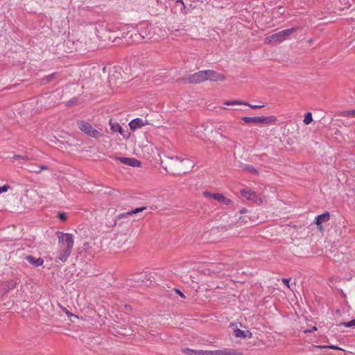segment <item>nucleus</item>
<instances>
[{
	"label": "nucleus",
	"mask_w": 355,
	"mask_h": 355,
	"mask_svg": "<svg viewBox=\"0 0 355 355\" xmlns=\"http://www.w3.org/2000/svg\"><path fill=\"white\" fill-rule=\"evenodd\" d=\"M184 162L189 163V161L187 159L180 158L178 156H167L164 160H162L161 164L168 173L178 175L181 174V173H187L184 168L180 167Z\"/></svg>",
	"instance_id": "f257e3e1"
},
{
	"label": "nucleus",
	"mask_w": 355,
	"mask_h": 355,
	"mask_svg": "<svg viewBox=\"0 0 355 355\" xmlns=\"http://www.w3.org/2000/svg\"><path fill=\"white\" fill-rule=\"evenodd\" d=\"M297 28L293 27L288 29H285L279 32L275 33L270 35L267 36L264 40L265 44H270L272 42L282 43L287 40L291 34L296 32Z\"/></svg>",
	"instance_id": "f03ea898"
},
{
	"label": "nucleus",
	"mask_w": 355,
	"mask_h": 355,
	"mask_svg": "<svg viewBox=\"0 0 355 355\" xmlns=\"http://www.w3.org/2000/svg\"><path fill=\"white\" fill-rule=\"evenodd\" d=\"M142 28H143L141 27V32H139L138 30L135 29V28H132L126 33L123 32L122 33V37L125 40L128 44L139 43L145 37H148L146 31H144Z\"/></svg>",
	"instance_id": "7ed1b4c3"
},
{
	"label": "nucleus",
	"mask_w": 355,
	"mask_h": 355,
	"mask_svg": "<svg viewBox=\"0 0 355 355\" xmlns=\"http://www.w3.org/2000/svg\"><path fill=\"white\" fill-rule=\"evenodd\" d=\"M207 80L206 70L199 71L192 74L183 76L178 81L184 84H197Z\"/></svg>",
	"instance_id": "20e7f679"
},
{
	"label": "nucleus",
	"mask_w": 355,
	"mask_h": 355,
	"mask_svg": "<svg viewBox=\"0 0 355 355\" xmlns=\"http://www.w3.org/2000/svg\"><path fill=\"white\" fill-rule=\"evenodd\" d=\"M55 234L58 239V245L60 248L73 249L74 240L73 235L72 234L63 233L58 231Z\"/></svg>",
	"instance_id": "39448f33"
},
{
	"label": "nucleus",
	"mask_w": 355,
	"mask_h": 355,
	"mask_svg": "<svg viewBox=\"0 0 355 355\" xmlns=\"http://www.w3.org/2000/svg\"><path fill=\"white\" fill-rule=\"evenodd\" d=\"M77 125L78 128L87 135L89 137H92L95 139H98L101 137V133L96 129H94L90 123L86 121H78L77 122Z\"/></svg>",
	"instance_id": "423d86ee"
},
{
	"label": "nucleus",
	"mask_w": 355,
	"mask_h": 355,
	"mask_svg": "<svg viewBox=\"0 0 355 355\" xmlns=\"http://www.w3.org/2000/svg\"><path fill=\"white\" fill-rule=\"evenodd\" d=\"M203 195H204V196H205L207 198L211 197L214 200L218 201L219 202H220L221 204H223V205H229L232 204V202L230 199L226 198L221 193H211L205 191V192H204Z\"/></svg>",
	"instance_id": "0eeeda50"
},
{
	"label": "nucleus",
	"mask_w": 355,
	"mask_h": 355,
	"mask_svg": "<svg viewBox=\"0 0 355 355\" xmlns=\"http://www.w3.org/2000/svg\"><path fill=\"white\" fill-rule=\"evenodd\" d=\"M116 159L121 163L128 166L133 167H139L141 166V162L135 158L117 157Z\"/></svg>",
	"instance_id": "6e6552de"
},
{
	"label": "nucleus",
	"mask_w": 355,
	"mask_h": 355,
	"mask_svg": "<svg viewBox=\"0 0 355 355\" xmlns=\"http://www.w3.org/2000/svg\"><path fill=\"white\" fill-rule=\"evenodd\" d=\"M148 124V121L146 119L144 120L141 118H136L129 123V126L131 130H135Z\"/></svg>",
	"instance_id": "1a4fd4ad"
},
{
	"label": "nucleus",
	"mask_w": 355,
	"mask_h": 355,
	"mask_svg": "<svg viewBox=\"0 0 355 355\" xmlns=\"http://www.w3.org/2000/svg\"><path fill=\"white\" fill-rule=\"evenodd\" d=\"M207 80L211 81H223L225 80V76L223 74L218 73L214 70H206Z\"/></svg>",
	"instance_id": "9d476101"
},
{
	"label": "nucleus",
	"mask_w": 355,
	"mask_h": 355,
	"mask_svg": "<svg viewBox=\"0 0 355 355\" xmlns=\"http://www.w3.org/2000/svg\"><path fill=\"white\" fill-rule=\"evenodd\" d=\"M216 355H243V354L233 348H223L216 350Z\"/></svg>",
	"instance_id": "9b49d317"
},
{
	"label": "nucleus",
	"mask_w": 355,
	"mask_h": 355,
	"mask_svg": "<svg viewBox=\"0 0 355 355\" xmlns=\"http://www.w3.org/2000/svg\"><path fill=\"white\" fill-rule=\"evenodd\" d=\"M241 194L243 197L248 200L257 201V193L250 188H245L241 191Z\"/></svg>",
	"instance_id": "f8f14e48"
},
{
	"label": "nucleus",
	"mask_w": 355,
	"mask_h": 355,
	"mask_svg": "<svg viewBox=\"0 0 355 355\" xmlns=\"http://www.w3.org/2000/svg\"><path fill=\"white\" fill-rule=\"evenodd\" d=\"M25 169L31 173H40L42 171L47 170L48 167L45 165L38 166L35 164H28Z\"/></svg>",
	"instance_id": "ddd939ff"
},
{
	"label": "nucleus",
	"mask_w": 355,
	"mask_h": 355,
	"mask_svg": "<svg viewBox=\"0 0 355 355\" xmlns=\"http://www.w3.org/2000/svg\"><path fill=\"white\" fill-rule=\"evenodd\" d=\"M24 259L32 266L35 267H38L42 266L44 263V260L42 258H35L32 255H27L24 257Z\"/></svg>",
	"instance_id": "4468645a"
},
{
	"label": "nucleus",
	"mask_w": 355,
	"mask_h": 355,
	"mask_svg": "<svg viewBox=\"0 0 355 355\" xmlns=\"http://www.w3.org/2000/svg\"><path fill=\"white\" fill-rule=\"evenodd\" d=\"M225 105H244L249 106L250 107H251L252 109H258V108L263 107L264 106L263 105H251V104H250L248 102H242V101H226V102H225Z\"/></svg>",
	"instance_id": "2eb2a0df"
},
{
	"label": "nucleus",
	"mask_w": 355,
	"mask_h": 355,
	"mask_svg": "<svg viewBox=\"0 0 355 355\" xmlns=\"http://www.w3.org/2000/svg\"><path fill=\"white\" fill-rule=\"evenodd\" d=\"M233 335L236 338H252V333L247 330V331H243L241 329H239L238 328H236L233 331Z\"/></svg>",
	"instance_id": "dca6fc26"
},
{
	"label": "nucleus",
	"mask_w": 355,
	"mask_h": 355,
	"mask_svg": "<svg viewBox=\"0 0 355 355\" xmlns=\"http://www.w3.org/2000/svg\"><path fill=\"white\" fill-rule=\"evenodd\" d=\"M277 119L275 116H257L258 123L271 124V123H275L277 122Z\"/></svg>",
	"instance_id": "f3484780"
},
{
	"label": "nucleus",
	"mask_w": 355,
	"mask_h": 355,
	"mask_svg": "<svg viewBox=\"0 0 355 355\" xmlns=\"http://www.w3.org/2000/svg\"><path fill=\"white\" fill-rule=\"evenodd\" d=\"M72 250L71 249H62L60 248L58 255L56 259H58L62 262H65L69 258L71 253Z\"/></svg>",
	"instance_id": "a211bd4d"
},
{
	"label": "nucleus",
	"mask_w": 355,
	"mask_h": 355,
	"mask_svg": "<svg viewBox=\"0 0 355 355\" xmlns=\"http://www.w3.org/2000/svg\"><path fill=\"white\" fill-rule=\"evenodd\" d=\"M330 218V214L329 212H324L315 217V223L318 226H320L322 223L327 222Z\"/></svg>",
	"instance_id": "6ab92c4d"
},
{
	"label": "nucleus",
	"mask_w": 355,
	"mask_h": 355,
	"mask_svg": "<svg viewBox=\"0 0 355 355\" xmlns=\"http://www.w3.org/2000/svg\"><path fill=\"white\" fill-rule=\"evenodd\" d=\"M110 128H111V130L113 132H118L121 135L125 136L124 135V130L122 128V127L119 125V123L113 122L112 120H110Z\"/></svg>",
	"instance_id": "aec40b11"
},
{
	"label": "nucleus",
	"mask_w": 355,
	"mask_h": 355,
	"mask_svg": "<svg viewBox=\"0 0 355 355\" xmlns=\"http://www.w3.org/2000/svg\"><path fill=\"white\" fill-rule=\"evenodd\" d=\"M13 162H17V161H28L31 159V158L29 157V156H28L27 154H25V155H14L12 158Z\"/></svg>",
	"instance_id": "412c9836"
},
{
	"label": "nucleus",
	"mask_w": 355,
	"mask_h": 355,
	"mask_svg": "<svg viewBox=\"0 0 355 355\" xmlns=\"http://www.w3.org/2000/svg\"><path fill=\"white\" fill-rule=\"evenodd\" d=\"M241 120L245 123H253L257 124V116H243Z\"/></svg>",
	"instance_id": "4be33fe9"
},
{
	"label": "nucleus",
	"mask_w": 355,
	"mask_h": 355,
	"mask_svg": "<svg viewBox=\"0 0 355 355\" xmlns=\"http://www.w3.org/2000/svg\"><path fill=\"white\" fill-rule=\"evenodd\" d=\"M182 352L188 355H200L201 350H196L189 348H185Z\"/></svg>",
	"instance_id": "5701e85b"
},
{
	"label": "nucleus",
	"mask_w": 355,
	"mask_h": 355,
	"mask_svg": "<svg viewBox=\"0 0 355 355\" xmlns=\"http://www.w3.org/2000/svg\"><path fill=\"white\" fill-rule=\"evenodd\" d=\"M17 285V282L16 280H13V279L10 280L7 282L6 289L7 291L12 290V289L15 288Z\"/></svg>",
	"instance_id": "b1692460"
},
{
	"label": "nucleus",
	"mask_w": 355,
	"mask_h": 355,
	"mask_svg": "<svg viewBox=\"0 0 355 355\" xmlns=\"http://www.w3.org/2000/svg\"><path fill=\"white\" fill-rule=\"evenodd\" d=\"M313 121V119H312V114L311 112H307L304 115V123L306 124V125H309V123H311V122Z\"/></svg>",
	"instance_id": "393cba45"
},
{
	"label": "nucleus",
	"mask_w": 355,
	"mask_h": 355,
	"mask_svg": "<svg viewBox=\"0 0 355 355\" xmlns=\"http://www.w3.org/2000/svg\"><path fill=\"white\" fill-rule=\"evenodd\" d=\"M343 116L355 117V110H348L343 112Z\"/></svg>",
	"instance_id": "a878e982"
},
{
	"label": "nucleus",
	"mask_w": 355,
	"mask_h": 355,
	"mask_svg": "<svg viewBox=\"0 0 355 355\" xmlns=\"http://www.w3.org/2000/svg\"><path fill=\"white\" fill-rule=\"evenodd\" d=\"M244 169L251 173L253 174H258V171L252 166L251 165H246L244 168Z\"/></svg>",
	"instance_id": "bb28decb"
},
{
	"label": "nucleus",
	"mask_w": 355,
	"mask_h": 355,
	"mask_svg": "<svg viewBox=\"0 0 355 355\" xmlns=\"http://www.w3.org/2000/svg\"><path fill=\"white\" fill-rule=\"evenodd\" d=\"M58 76L57 73H51L47 76H46L44 80H45L47 83H49L52 81L54 78H55Z\"/></svg>",
	"instance_id": "cd10ccee"
},
{
	"label": "nucleus",
	"mask_w": 355,
	"mask_h": 355,
	"mask_svg": "<svg viewBox=\"0 0 355 355\" xmlns=\"http://www.w3.org/2000/svg\"><path fill=\"white\" fill-rule=\"evenodd\" d=\"M200 355H216V350H201Z\"/></svg>",
	"instance_id": "c85d7f7f"
},
{
	"label": "nucleus",
	"mask_w": 355,
	"mask_h": 355,
	"mask_svg": "<svg viewBox=\"0 0 355 355\" xmlns=\"http://www.w3.org/2000/svg\"><path fill=\"white\" fill-rule=\"evenodd\" d=\"M144 209H146L145 207H139V208H136L135 209L130 211V213L131 214V215L136 214H138V213L144 211Z\"/></svg>",
	"instance_id": "c756f323"
},
{
	"label": "nucleus",
	"mask_w": 355,
	"mask_h": 355,
	"mask_svg": "<svg viewBox=\"0 0 355 355\" xmlns=\"http://www.w3.org/2000/svg\"><path fill=\"white\" fill-rule=\"evenodd\" d=\"M9 189L10 186L7 184L0 187V194L6 192Z\"/></svg>",
	"instance_id": "7c9ffc66"
},
{
	"label": "nucleus",
	"mask_w": 355,
	"mask_h": 355,
	"mask_svg": "<svg viewBox=\"0 0 355 355\" xmlns=\"http://www.w3.org/2000/svg\"><path fill=\"white\" fill-rule=\"evenodd\" d=\"M338 326H339V327H340V326H344V327H352L351 321L340 322V323L338 324Z\"/></svg>",
	"instance_id": "2f4dec72"
},
{
	"label": "nucleus",
	"mask_w": 355,
	"mask_h": 355,
	"mask_svg": "<svg viewBox=\"0 0 355 355\" xmlns=\"http://www.w3.org/2000/svg\"><path fill=\"white\" fill-rule=\"evenodd\" d=\"M173 290H174V291H175L177 294H178L181 297H182V298H184V299H185V298H186V297H185L184 294L182 292H181L179 289H178V288H174Z\"/></svg>",
	"instance_id": "473e14b6"
},
{
	"label": "nucleus",
	"mask_w": 355,
	"mask_h": 355,
	"mask_svg": "<svg viewBox=\"0 0 355 355\" xmlns=\"http://www.w3.org/2000/svg\"><path fill=\"white\" fill-rule=\"evenodd\" d=\"M58 217L62 220H65L67 219V216L64 213H59Z\"/></svg>",
	"instance_id": "72a5a7b5"
},
{
	"label": "nucleus",
	"mask_w": 355,
	"mask_h": 355,
	"mask_svg": "<svg viewBox=\"0 0 355 355\" xmlns=\"http://www.w3.org/2000/svg\"><path fill=\"white\" fill-rule=\"evenodd\" d=\"M130 211L122 213L119 215V218H126L128 216H130Z\"/></svg>",
	"instance_id": "f704fd0d"
},
{
	"label": "nucleus",
	"mask_w": 355,
	"mask_h": 355,
	"mask_svg": "<svg viewBox=\"0 0 355 355\" xmlns=\"http://www.w3.org/2000/svg\"><path fill=\"white\" fill-rule=\"evenodd\" d=\"M282 282L286 286L289 287V279L284 278L282 279Z\"/></svg>",
	"instance_id": "c9c22d12"
},
{
	"label": "nucleus",
	"mask_w": 355,
	"mask_h": 355,
	"mask_svg": "<svg viewBox=\"0 0 355 355\" xmlns=\"http://www.w3.org/2000/svg\"><path fill=\"white\" fill-rule=\"evenodd\" d=\"M327 347L328 348H330V349H338V350H341L342 349L337 347V346H335V345H329L327 346Z\"/></svg>",
	"instance_id": "e433bc0d"
},
{
	"label": "nucleus",
	"mask_w": 355,
	"mask_h": 355,
	"mask_svg": "<svg viewBox=\"0 0 355 355\" xmlns=\"http://www.w3.org/2000/svg\"><path fill=\"white\" fill-rule=\"evenodd\" d=\"M176 3H181L182 5H183L184 8H185V6H184V2H183V1H182V0H177V1H176Z\"/></svg>",
	"instance_id": "4c0bfd02"
},
{
	"label": "nucleus",
	"mask_w": 355,
	"mask_h": 355,
	"mask_svg": "<svg viewBox=\"0 0 355 355\" xmlns=\"http://www.w3.org/2000/svg\"><path fill=\"white\" fill-rule=\"evenodd\" d=\"M351 324H352V327H354L355 326V319H353L351 320Z\"/></svg>",
	"instance_id": "58836bf2"
},
{
	"label": "nucleus",
	"mask_w": 355,
	"mask_h": 355,
	"mask_svg": "<svg viewBox=\"0 0 355 355\" xmlns=\"http://www.w3.org/2000/svg\"><path fill=\"white\" fill-rule=\"evenodd\" d=\"M144 26H146V29H150L151 28V26H149L148 24H144Z\"/></svg>",
	"instance_id": "ea45409f"
},
{
	"label": "nucleus",
	"mask_w": 355,
	"mask_h": 355,
	"mask_svg": "<svg viewBox=\"0 0 355 355\" xmlns=\"http://www.w3.org/2000/svg\"><path fill=\"white\" fill-rule=\"evenodd\" d=\"M246 211V209L243 208L240 211V213H245Z\"/></svg>",
	"instance_id": "a19ab883"
},
{
	"label": "nucleus",
	"mask_w": 355,
	"mask_h": 355,
	"mask_svg": "<svg viewBox=\"0 0 355 355\" xmlns=\"http://www.w3.org/2000/svg\"><path fill=\"white\" fill-rule=\"evenodd\" d=\"M73 104V101H70L69 103H68V105H72Z\"/></svg>",
	"instance_id": "79ce46f5"
},
{
	"label": "nucleus",
	"mask_w": 355,
	"mask_h": 355,
	"mask_svg": "<svg viewBox=\"0 0 355 355\" xmlns=\"http://www.w3.org/2000/svg\"><path fill=\"white\" fill-rule=\"evenodd\" d=\"M316 329H316V327H314L313 328V330H316Z\"/></svg>",
	"instance_id": "37998d69"
}]
</instances>
